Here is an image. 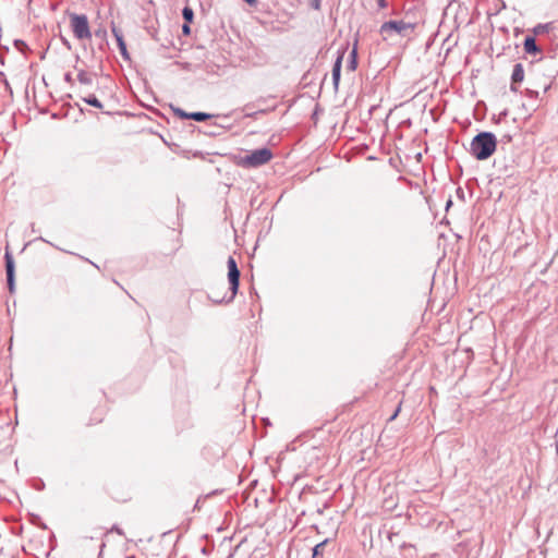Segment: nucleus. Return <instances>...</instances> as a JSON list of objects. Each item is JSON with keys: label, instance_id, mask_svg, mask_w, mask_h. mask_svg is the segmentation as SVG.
I'll use <instances>...</instances> for the list:
<instances>
[{"label": "nucleus", "instance_id": "7", "mask_svg": "<svg viewBox=\"0 0 558 558\" xmlns=\"http://www.w3.org/2000/svg\"><path fill=\"white\" fill-rule=\"evenodd\" d=\"M524 80V69L521 63H515L511 74V90L517 92L515 84H520Z\"/></svg>", "mask_w": 558, "mask_h": 558}, {"label": "nucleus", "instance_id": "27", "mask_svg": "<svg viewBox=\"0 0 558 558\" xmlns=\"http://www.w3.org/2000/svg\"><path fill=\"white\" fill-rule=\"evenodd\" d=\"M112 530H113V531H116V532H117L118 534H120V535H122V534H123V533H122V531H121L119 527H117V526H113V529H112Z\"/></svg>", "mask_w": 558, "mask_h": 558}, {"label": "nucleus", "instance_id": "31", "mask_svg": "<svg viewBox=\"0 0 558 558\" xmlns=\"http://www.w3.org/2000/svg\"><path fill=\"white\" fill-rule=\"evenodd\" d=\"M63 44H65L66 46H69V43L68 40L63 39Z\"/></svg>", "mask_w": 558, "mask_h": 558}, {"label": "nucleus", "instance_id": "14", "mask_svg": "<svg viewBox=\"0 0 558 558\" xmlns=\"http://www.w3.org/2000/svg\"><path fill=\"white\" fill-rule=\"evenodd\" d=\"M211 117H213L211 114L205 113V112H190L189 113V119L198 121V122L206 121V120L210 119Z\"/></svg>", "mask_w": 558, "mask_h": 558}, {"label": "nucleus", "instance_id": "12", "mask_svg": "<svg viewBox=\"0 0 558 558\" xmlns=\"http://www.w3.org/2000/svg\"><path fill=\"white\" fill-rule=\"evenodd\" d=\"M77 81L83 85H92L94 74L86 72L83 69L77 70Z\"/></svg>", "mask_w": 558, "mask_h": 558}, {"label": "nucleus", "instance_id": "24", "mask_svg": "<svg viewBox=\"0 0 558 558\" xmlns=\"http://www.w3.org/2000/svg\"><path fill=\"white\" fill-rule=\"evenodd\" d=\"M182 32H183V34H185V35H190V33H191V28H190V26H189V23H186V22H185V24H183V25H182Z\"/></svg>", "mask_w": 558, "mask_h": 558}, {"label": "nucleus", "instance_id": "2", "mask_svg": "<svg viewBox=\"0 0 558 558\" xmlns=\"http://www.w3.org/2000/svg\"><path fill=\"white\" fill-rule=\"evenodd\" d=\"M227 265H228V280H229V284H230L229 294L226 293L222 296H220L219 293H215V291H211L210 294L208 295L209 299L214 303H217V304H220L223 302H226V303L232 302L238 293V290H239L240 270L238 268L235 259L232 256H230L228 258Z\"/></svg>", "mask_w": 558, "mask_h": 558}, {"label": "nucleus", "instance_id": "3", "mask_svg": "<svg viewBox=\"0 0 558 558\" xmlns=\"http://www.w3.org/2000/svg\"><path fill=\"white\" fill-rule=\"evenodd\" d=\"M415 28V24L411 22H405L403 20L399 21H387L380 25L379 34L383 40H390L395 37H409Z\"/></svg>", "mask_w": 558, "mask_h": 558}, {"label": "nucleus", "instance_id": "5", "mask_svg": "<svg viewBox=\"0 0 558 558\" xmlns=\"http://www.w3.org/2000/svg\"><path fill=\"white\" fill-rule=\"evenodd\" d=\"M272 158V153L269 148L263 147L253 150L244 158V163L248 167H259L267 163Z\"/></svg>", "mask_w": 558, "mask_h": 558}, {"label": "nucleus", "instance_id": "17", "mask_svg": "<svg viewBox=\"0 0 558 558\" xmlns=\"http://www.w3.org/2000/svg\"><path fill=\"white\" fill-rule=\"evenodd\" d=\"M14 46L16 49H19L21 52H24L25 49L27 48V45L24 40L22 39H15L14 40Z\"/></svg>", "mask_w": 558, "mask_h": 558}, {"label": "nucleus", "instance_id": "26", "mask_svg": "<svg viewBox=\"0 0 558 558\" xmlns=\"http://www.w3.org/2000/svg\"><path fill=\"white\" fill-rule=\"evenodd\" d=\"M247 4L255 7L257 4V0H244Z\"/></svg>", "mask_w": 558, "mask_h": 558}, {"label": "nucleus", "instance_id": "16", "mask_svg": "<svg viewBox=\"0 0 558 558\" xmlns=\"http://www.w3.org/2000/svg\"><path fill=\"white\" fill-rule=\"evenodd\" d=\"M182 16L186 23H191L194 17L193 9L190 7H184L182 10Z\"/></svg>", "mask_w": 558, "mask_h": 558}, {"label": "nucleus", "instance_id": "13", "mask_svg": "<svg viewBox=\"0 0 558 558\" xmlns=\"http://www.w3.org/2000/svg\"><path fill=\"white\" fill-rule=\"evenodd\" d=\"M82 100L84 102H86L87 105L93 106L98 109H101L104 107L102 104L99 101V99L94 94H89L88 96L83 97Z\"/></svg>", "mask_w": 558, "mask_h": 558}, {"label": "nucleus", "instance_id": "6", "mask_svg": "<svg viewBox=\"0 0 558 558\" xmlns=\"http://www.w3.org/2000/svg\"><path fill=\"white\" fill-rule=\"evenodd\" d=\"M7 283L10 292L14 291L15 266L12 254L7 250L4 254Z\"/></svg>", "mask_w": 558, "mask_h": 558}, {"label": "nucleus", "instance_id": "19", "mask_svg": "<svg viewBox=\"0 0 558 558\" xmlns=\"http://www.w3.org/2000/svg\"><path fill=\"white\" fill-rule=\"evenodd\" d=\"M401 410V402L399 403L398 408L392 412L391 416L388 418V422H392L398 416L399 412Z\"/></svg>", "mask_w": 558, "mask_h": 558}, {"label": "nucleus", "instance_id": "4", "mask_svg": "<svg viewBox=\"0 0 558 558\" xmlns=\"http://www.w3.org/2000/svg\"><path fill=\"white\" fill-rule=\"evenodd\" d=\"M70 19L73 34L77 39H89L92 37L86 15L72 13L70 14Z\"/></svg>", "mask_w": 558, "mask_h": 558}, {"label": "nucleus", "instance_id": "8", "mask_svg": "<svg viewBox=\"0 0 558 558\" xmlns=\"http://www.w3.org/2000/svg\"><path fill=\"white\" fill-rule=\"evenodd\" d=\"M343 53L339 54L332 66V83L335 88H338L341 75V65H342Z\"/></svg>", "mask_w": 558, "mask_h": 558}, {"label": "nucleus", "instance_id": "21", "mask_svg": "<svg viewBox=\"0 0 558 558\" xmlns=\"http://www.w3.org/2000/svg\"><path fill=\"white\" fill-rule=\"evenodd\" d=\"M526 96L529 98H537L538 97V92L532 90V89H526Z\"/></svg>", "mask_w": 558, "mask_h": 558}, {"label": "nucleus", "instance_id": "15", "mask_svg": "<svg viewBox=\"0 0 558 558\" xmlns=\"http://www.w3.org/2000/svg\"><path fill=\"white\" fill-rule=\"evenodd\" d=\"M356 56H357L356 47H354L352 49L351 53H350V60H349L348 65H347L348 69L351 70V71H354L356 69V64H357Z\"/></svg>", "mask_w": 558, "mask_h": 558}, {"label": "nucleus", "instance_id": "18", "mask_svg": "<svg viewBox=\"0 0 558 558\" xmlns=\"http://www.w3.org/2000/svg\"><path fill=\"white\" fill-rule=\"evenodd\" d=\"M174 113H175V116H178L182 119H189L190 112H185L183 109L177 108V109H174Z\"/></svg>", "mask_w": 558, "mask_h": 558}, {"label": "nucleus", "instance_id": "29", "mask_svg": "<svg viewBox=\"0 0 558 558\" xmlns=\"http://www.w3.org/2000/svg\"><path fill=\"white\" fill-rule=\"evenodd\" d=\"M506 116H507V111H504V112L500 113V118L501 117H506Z\"/></svg>", "mask_w": 558, "mask_h": 558}, {"label": "nucleus", "instance_id": "1", "mask_svg": "<svg viewBox=\"0 0 558 558\" xmlns=\"http://www.w3.org/2000/svg\"><path fill=\"white\" fill-rule=\"evenodd\" d=\"M497 148V138L492 132H480L470 144L469 153L477 160L488 159Z\"/></svg>", "mask_w": 558, "mask_h": 558}, {"label": "nucleus", "instance_id": "23", "mask_svg": "<svg viewBox=\"0 0 558 558\" xmlns=\"http://www.w3.org/2000/svg\"><path fill=\"white\" fill-rule=\"evenodd\" d=\"M264 112H265V110L250 111V112L247 111V112L245 113V117L253 118V117H255L257 113H264Z\"/></svg>", "mask_w": 558, "mask_h": 558}, {"label": "nucleus", "instance_id": "11", "mask_svg": "<svg viewBox=\"0 0 558 558\" xmlns=\"http://www.w3.org/2000/svg\"><path fill=\"white\" fill-rule=\"evenodd\" d=\"M113 34L116 36V39H117L118 47H119L121 56L124 59H130L129 53H128V49H126V45H125V41H124L122 35L119 32H117L114 28H113Z\"/></svg>", "mask_w": 558, "mask_h": 558}, {"label": "nucleus", "instance_id": "22", "mask_svg": "<svg viewBox=\"0 0 558 558\" xmlns=\"http://www.w3.org/2000/svg\"><path fill=\"white\" fill-rule=\"evenodd\" d=\"M379 9H386L388 7L387 0H376Z\"/></svg>", "mask_w": 558, "mask_h": 558}, {"label": "nucleus", "instance_id": "20", "mask_svg": "<svg viewBox=\"0 0 558 558\" xmlns=\"http://www.w3.org/2000/svg\"><path fill=\"white\" fill-rule=\"evenodd\" d=\"M322 0H311V7L314 10H320Z\"/></svg>", "mask_w": 558, "mask_h": 558}, {"label": "nucleus", "instance_id": "30", "mask_svg": "<svg viewBox=\"0 0 558 558\" xmlns=\"http://www.w3.org/2000/svg\"><path fill=\"white\" fill-rule=\"evenodd\" d=\"M452 204L451 199L448 201L447 207H449Z\"/></svg>", "mask_w": 558, "mask_h": 558}, {"label": "nucleus", "instance_id": "25", "mask_svg": "<svg viewBox=\"0 0 558 558\" xmlns=\"http://www.w3.org/2000/svg\"><path fill=\"white\" fill-rule=\"evenodd\" d=\"M64 81L69 84H73L72 74L70 72L64 74Z\"/></svg>", "mask_w": 558, "mask_h": 558}, {"label": "nucleus", "instance_id": "28", "mask_svg": "<svg viewBox=\"0 0 558 558\" xmlns=\"http://www.w3.org/2000/svg\"><path fill=\"white\" fill-rule=\"evenodd\" d=\"M250 108H254V105H253V104H247V105L244 107V110H248Z\"/></svg>", "mask_w": 558, "mask_h": 558}, {"label": "nucleus", "instance_id": "32", "mask_svg": "<svg viewBox=\"0 0 558 558\" xmlns=\"http://www.w3.org/2000/svg\"><path fill=\"white\" fill-rule=\"evenodd\" d=\"M126 558H135V557H134V556H129V557H126Z\"/></svg>", "mask_w": 558, "mask_h": 558}, {"label": "nucleus", "instance_id": "9", "mask_svg": "<svg viewBox=\"0 0 558 558\" xmlns=\"http://www.w3.org/2000/svg\"><path fill=\"white\" fill-rule=\"evenodd\" d=\"M523 47L526 53L529 54H536L541 52V49L538 48L536 40L533 36H526L523 43Z\"/></svg>", "mask_w": 558, "mask_h": 558}, {"label": "nucleus", "instance_id": "10", "mask_svg": "<svg viewBox=\"0 0 558 558\" xmlns=\"http://www.w3.org/2000/svg\"><path fill=\"white\" fill-rule=\"evenodd\" d=\"M329 539L326 538L313 547L312 558H324Z\"/></svg>", "mask_w": 558, "mask_h": 558}]
</instances>
